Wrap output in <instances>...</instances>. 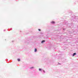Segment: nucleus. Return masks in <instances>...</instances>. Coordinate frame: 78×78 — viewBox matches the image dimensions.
Masks as SVG:
<instances>
[{
  "mask_svg": "<svg viewBox=\"0 0 78 78\" xmlns=\"http://www.w3.org/2000/svg\"><path fill=\"white\" fill-rule=\"evenodd\" d=\"M45 42V41H44V40H43V41H42L41 42V43L42 44H44V42Z\"/></svg>",
  "mask_w": 78,
  "mask_h": 78,
  "instance_id": "obj_1",
  "label": "nucleus"
},
{
  "mask_svg": "<svg viewBox=\"0 0 78 78\" xmlns=\"http://www.w3.org/2000/svg\"><path fill=\"white\" fill-rule=\"evenodd\" d=\"M76 55V53H74L73 55V56H74L75 55Z\"/></svg>",
  "mask_w": 78,
  "mask_h": 78,
  "instance_id": "obj_2",
  "label": "nucleus"
},
{
  "mask_svg": "<svg viewBox=\"0 0 78 78\" xmlns=\"http://www.w3.org/2000/svg\"><path fill=\"white\" fill-rule=\"evenodd\" d=\"M34 51V52H36V51H37V49L36 48H35Z\"/></svg>",
  "mask_w": 78,
  "mask_h": 78,
  "instance_id": "obj_3",
  "label": "nucleus"
},
{
  "mask_svg": "<svg viewBox=\"0 0 78 78\" xmlns=\"http://www.w3.org/2000/svg\"><path fill=\"white\" fill-rule=\"evenodd\" d=\"M55 23V21H52L51 22V23L54 24V23Z\"/></svg>",
  "mask_w": 78,
  "mask_h": 78,
  "instance_id": "obj_4",
  "label": "nucleus"
},
{
  "mask_svg": "<svg viewBox=\"0 0 78 78\" xmlns=\"http://www.w3.org/2000/svg\"><path fill=\"white\" fill-rule=\"evenodd\" d=\"M42 70V69H39V71H41V70Z\"/></svg>",
  "mask_w": 78,
  "mask_h": 78,
  "instance_id": "obj_5",
  "label": "nucleus"
},
{
  "mask_svg": "<svg viewBox=\"0 0 78 78\" xmlns=\"http://www.w3.org/2000/svg\"><path fill=\"white\" fill-rule=\"evenodd\" d=\"M17 60H18V61H20V59H17Z\"/></svg>",
  "mask_w": 78,
  "mask_h": 78,
  "instance_id": "obj_6",
  "label": "nucleus"
},
{
  "mask_svg": "<svg viewBox=\"0 0 78 78\" xmlns=\"http://www.w3.org/2000/svg\"><path fill=\"white\" fill-rule=\"evenodd\" d=\"M33 68H34V67H32L30 68V69H33Z\"/></svg>",
  "mask_w": 78,
  "mask_h": 78,
  "instance_id": "obj_7",
  "label": "nucleus"
},
{
  "mask_svg": "<svg viewBox=\"0 0 78 78\" xmlns=\"http://www.w3.org/2000/svg\"><path fill=\"white\" fill-rule=\"evenodd\" d=\"M39 31H41V30H40V29H39Z\"/></svg>",
  "mask_w": 78,
  "mask_h": 78,
  "instance_id": "obj_8",
  "label": "nucleus"
},
{
  "mask_svg": "<svg viewBox=\"0 0 78 78\" xmlns=\"http://www.w3.org/2000/svg\"><path fill=\"white\" fill-rule=\"evenodd\" d=\"M43 72H45V71H44V70H43Z\"/></svg>",
  "mask_w": 78,
  "mask_h": 78,
  "instance_id": "obj_9",
  "label": "nucleus"
}]
</instances>
